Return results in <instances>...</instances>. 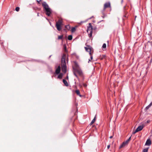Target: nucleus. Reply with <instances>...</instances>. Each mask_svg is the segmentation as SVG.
<instances>
[{
  "label": "nucleus",
  "mask_w": 152,
  "mask_h": 152,
  "mask_svg": "<svg viewBox=\"0 0 152 152\" xmlns=\"http://www.w3.org/2000/svg\"><path fill=\"white\" fill-rule=\"evenodd\" d=\"M66 58V55L65 54L63 55L61 60V64L62 71L64 73H65L66 72V65L65 59Z\"/></svg>",
  "instance_id": "nucleus-1"
},
{
  "label": "nucleus",
  "mask_w": 152,
  "mask_h": 152,
  "mask_svg": "<svg viewBox=\"0 0 152 152\" xmlns=\"http://www.w3.org/2000/svg\"><path fill=\"white\" fill-rule=\"evenodd\" d=\"M63 21L61 19H59L56 23V27L58 31H60L61 29V25L62 24Z\"/></svg>",
  "instance_id": "nucleus-2"
},
{
  "label": "nucleus",
  "mask_w": 152,
  "mask_h": 152,
  "mask_svg": "<svg viewBox=\"0 0 152 152\" xmlns=\"http://www.w3.org/2000/svg\"><path fill=\"white\" fill-rule=\"evenodd\" d=\"M92 29L93 28L91 23H89L88 24V27L87 28V31L88 33H89H89L88 34V36L89 37H92Z\"/></svg>",
  "instance_id": "nucleus-3"
},
{
  "label": "nucleus",
  "mask_w": 152,
  "mask_h": 152,
  "mask_svg": "<svg viewBox=\"0 0 152 152\" xmlns=\"http://www.w3.org/2000/svg\"><path fill=\"white\" fill-rule=\"evenodd\" d=\"M107 8H111L110 3L109 2H107L104 4L103 9L102 12V13L103 15H104V11L105 9Z\"/></svg>",
  "instance_id": "nucleus-4"
},
{
  "label": "nucleus",
  "mask_w": 152,
  "mask_h": 152,
  "mask_svg": "<svg viewBox=\"0 0 152 152\" xmlns=\"http://www.w3.org/2000/svg\"><path fill=\"white\" fill-rule=\"evenodd\" d=\"M85 48L86 51L89 52L90 55H91L93 52L92 48L89 45H87L86 47H85Z\"/></svg>",
  "instance_id": "nucleus-5"
},
{
  "label": "nucleus",
  "mask_w": 152,
  "mask_h": 152,
  "mask_svg": "<svg viewBox=\"0 0 152 152\" xmlns=\"http://www.w3.org/2000/svg\"><path fill=\"white\" fill-rule=\"evenodd\" d=\"M131 137H130L128 140H127L126 141L123 142L122 144H121L119 147V148H121L124 147H125L126 145H128V144L129 141L131 140Z\"/></svg>",
  "instance_id": "nucleus-6"
},
{
  "label": "nucleus",
  "mask_w": 152,
  "mask_h": 152,
  "mask_svg": "<svg viewBox=\"0 0 152 152\" xmlns=\"http://www.w3.org/2000/svg\"><path fill=\"white\" fill-rule=\"evenodd\" d=\"M143 127L144 126H139L135 130V131L133 132V134H134L137 132L143 129Z\"/></svg>",
  "instance_id": "nucleus-7"
},
{
  "label": "nucleus",
  "mask_w": 152,
  "mask_h": 152,
  "mask_svg": "<svg viewBox=\"0 0 152 152\" xmlns=\"http://www.w3.org/2000/svg\"><path fill=\"white\" fill-rule=\"evenodd\" d=\"M46 14L48 16L50 15L52 13V11L50 8H49L45 10Z\"/></svg>",
  "instance_id": "nucleus-8"
},
{
  "label": "nucleus",
  "mask_w": 152,
  "mask_h": 152,
  "mask_svg": "<svg viewBox=\"0 0 152 152\" xmlns=\"http://www.w3.org/2000/svg\"><path fill=\"white\" fill-rule=\"evenodd\" d=\"M42 6L43 7L45 10L49 8L48 4L45 2L42 3Z\"/></svg>",
  "instance_id": "nucleus-9"
},
{
  "label": "nucleus",
  "mask_w": 152,
  "mask_h": 152,
  "mask_svg": "<svg viewBox=\"0 0 152 152\" xmlns=\"http://www.w3.org/2000/svg\"><path fill=\"white\" fill-rule=\"evenodd\" d=\"M60 71L61 67L60 66H58L56 70L55 73L57 75H58L60 73Z\"/></svg>",
  "instance_id": "nucleus-10"
},
{
  "label": "nucleus",
  "mask_w": 152,
  "mask_h": 152,
  "mask_svg": "<svg viewBox=\"0 0 152 152\" xmlns=\"http://www.w3.org/2000/svg\"><path fill=\"white\" fill-rule=\"evenodd\" d=\"M75 72L77 73L80 76H82L83 75L82 72L80 70L76 69L75 70Z\"/></svg>",
  "instance_id": "nucleus-11"
},
{
  "label": "nucleus",
  "mask_w": 152,
  "mask_h": 152,
  "mask_svg": "<svg viewBox=\"0 0 152 152\" xmlns=\"http://www.w3.org/2000/svg\"><path fill=\"white\" fill-rule=\"evenodd\" d=\"M151 144V141L150 139H148L145 143V145L149 146Z\"/></svg>",
  "instance_id": "nucleus-12"
},
{
  "label": "nucleus",
  "mask_w": 152,
  "mask_h": 152,
  "mask_svg": "<svg viewBox=\"0 0 152 152\" xmlns=\"http://www.w3.org/2000/svg\"><path fill=\"white\" fill-rule=\"evenodd\" d=\"M65 27L66 28V29H64V30L66 31V29L68 30H69L70 28V26H69V25H66L65 26Z\"/></svg>",
  "instance_id": "nucleus-13"
},
{
  "label": "nucleus",
  "mask_w": 152,
  "mask_h": 152,
  "mask_svg": "<svg viewBox=\"0 0 152 152\" xmlns=\"http://www.w3.org/2000/svg\"><path fill=\"white\" fill-rule=\"evenodd\" d=\"M63 82L65 84V85L66 86H69L68 84L67 81L66 80H65L64 79H63Z\"/></svg>",
  "instance_id": "nucleus-14"
},
{
  "label": "nucleus",
  "mask_w": 152,
  "mask_h": 152,
  "mask_svg": "<svg viewBox=\"0 0 152 152\" xmlns=\"http://www.w3.org/2000/svg\"><path fill=\"white\" fill-rule=\"evenodd\" d=\"M75 92L80 97H82V95L80 94V92L78 90H76L75 91Z\"/></svg>",
  "instance_id": "nucleus-15"
},
{
  "label": "nucleus",
  "mask_w": 152,
  "mask_h": 152,
  "mask_svg": "<svg viewBox=\"0 0 152 152\" xmlns=\"http://www.w3.org/2000/svg\"><path fill=\"white\" fill-rule=\"evenodd\" d=\"M63 76V74L62 73H59V74L58 76V78H59L60 79H61L62 78V77Z\"/></svg>",
  "instance_id": "nucleus-16"
},
{
  "label": "nucleus",
  "mask_w": 152,
  "mask_h": 152,
  "mask_svg": "<svg viewBox=\"0 0 152 152\" xmlns=\"http://www.w3.org/2000/svg\"><path fill=\"white\" fill-rule=\"evenodd\" d=\"M63 48L64 51L66 52H67V50L66 49V45L65 44H64L63 45Z\"/></svg>",
  "instance_id": "nucleus-17"
},
{
  "label": "nucleus",
  "mask_w": 152,
  "mask_h": 152,
  "mask_svg": "<svg viewBox=\"0 0 152 152\" xmlns=\"http://www.w3.org/2000/svg\"><path fill=\"white\" fill-rule=\"evenodd\" d=\"M96 120V116L94 117V118L93 119V120L91 122L90 124V125H91L93 123H94L95 121Z\"/></svg>",
  "instance_id": "nucleus-18"
},
{
  "label": "nucleus",
  "mask_w": 152,
  "mask_h": 152,
  "mask_svg": "<svg viewBox=\"0 0 152 152\" xmlns=\"http://www.w3.org/2000/svg\"><path fill=\"white\" fill-rule=\"evenodd\" d=\"M63 37V35H62L60 36H58V39H62Z\"/></svg>",
  "instance_id": "nucleus-19"
},
{
  "label": "nucleus",
  "mask_w": 152,
  "mask_h": 152,
  "mask_svg": "<svg viewBox=\"0 0 152 152\" xmlns=\"http://www.w3.org/2000/svg\"><path fill=\"white\" fill-rule=\"evenodd\" d=\"M152 105V103L151 102L150 103V104L148 105V106H147L146 108H145V109H146V110H148V109Z\"/></svg>",
  "instance_id": "nucleus-20"
},
{
  "label": "nucleus",
  "mask_w": 152,
  "mask_h": 152,
  "mask_svg": "<svg viewBox=\"0 0 152 152\" xmlns=\"http://www.w3.org/2000/svg\"><path fill=\"white\" fill-rule=\"evenodd\" d=\"M72 37L71 35H69L68 37V39L69 40H71L72 39Z\"/></svg>",
  "instance_id": "nucleus-21"
},
{
  "label": "nucleus",
  "mask_w": 152,
  "mask_h": 152,
  "mask_svg": "<svg viewBox=\"0 0 152 152\" xmlns=\"http://www.w3.org/2000/svg\"><path fill=\"white\" fill-rule=\"evenodd\" d=\"M76 31V28L75 27H72L71 29V31L72 32H74Z\"/></svg>",
  "instance_id": "nucleus-22"
},
{
  "label": "nucleus",
  "mask_w": 152,
  "mask_h": 152,
  "mask_svg": "<svg viewBox=\"0 0 152 152\" xmlns=\"http://www.w3.org/2000/svg\"><path fill=\"white\" fill-rule=\"evenodd\" d=\"M148 148H146L144 149L143 150V152H148Z\"/></svg>",
  "instance_id": "nucleus-23"
},
{
  "label": "nucleus",
  "mask_w": 152,
  "mask_h": 152,
  "mask_svg": "<svg viewBox=\"0 0 152 152\" xmlns=\"http://www.w3.org/2000/svg\"><path fill=\"white\" fill-rule=\"evenodd\" d=\"M106 44L104 43L102 46V48L103 49H105L106 48Z\"/></svg>",
  "instance_id": "nucleus-24"
},
{
  "label": "nucleus",
  "mask_w": 152,
  "mask_h": 152,
  "mask_svg": "<svg viewBox=\"0 0 152 152\" xmlns=\"http://www.w3.org/2000/svg\"><path fill=\"white\" fill-rule=\"evenodd\" d=\"M75 66L76 68H79V66L77 63L75 62Z\"/></svg>",
  "instance_id": "nucleus-25"
},
{
  "label": "nucleus",
  "mask_w": 152,
  "mask_h": 152,
  "mask_svg": "<svg viewBox=\"0 0 152 152\" xmlns=\"http://www.w3.org/2000/svg\"><path fill=\"white\" fill-rule=\"evenodd\" d=\"M20 10V8L18 7H16L15 8V10L17 11L18 12L19 10Z\"/></svg>",
  "instance_id": "nucleus-26"
},
{
  "label": "nucleus",
  "mask_w": 152,
  "mask_h": 152,
  "mask_svg": "<svg viewBox=\"0 0 152 152\" xmlns=\"http://www.w3.org/2000/svg\"><path fill=\"white\" fill-rule=\"evenodd\" d=\"M75 72H74V75L77 77V78H78V76H77V75H76V74L75 73Z\"/></svg>",
  "instance_id": "nucleus-27"
},
{
  "label": "nucleus",
  "mask_w": 152,
  "mask_h": 152,
  "mask_svg": "<svg viewBox=\"0 0 152 152\" xmlns=\"http://www.w3.org/2000/svg\"><path fill=\"white\" fill-rule=\"evenodd\" d=\"M92 53H91V55H90L91 56V59L92 60L93 59V56H92Z\"/></svg>",
  "instance_id": "nucleus-28"
},
{
  "label": "nucleus",
  "mask_w": 152,
  "mask_h": 152,
  "mask_svg": "<svg viewBox=\"0 0 152 152\" xmlns=\"http://www.w3.org/2000/svg\"><path fill=\"white\" fill-rule=\"evenodd\" d=\"M33 9L36 11L38 9V8L37 7H34Z\"/></svg>",
  "instance_id": "nucleus-29"
},
{
  "label": "nucleus",
  "mask_w": 152,
  "mask_h": 152,
  "mask_svg": "<svg viewBox=\"0 0 152 152\" xmlns=\"http://www.w3.org/2000/svg\"><path fill=\"white\" fill-rule=\"evenodd\" d=\"M110 145H107V149H109V148H110Z\"/></svg>",
  "instance_id": "nucleus-30"
},
{
  "label": "nucleus",
  "mask_w": 152,
  "mask_h": 152,
  "mask_svg": "<svg viewBox=\"0 0 152 152\" xmlns=\"http://www.w3.org/2000/svg\"><path fill=\"white\" fill-rule=\"evenodd\" d=\"M83 86L85 87H86L87 86V85L86 84L84 83L83 84Z\"/></svg>",
  "instance_id": "nucleus-31"
},
{
  "label": "nucleus",
  "mask_w": 152,
  "mask_h": 152,
  "mask_svg": "<svg viewBox=\"0 0 152 152\" xmlns=\"http://www.w3.org/2000/svg\"><path fill=\"white\" fill-rule=\"evenodd\" d=\"M123 2V0H121V3L122 4Z\"/></svg>",
  "instance_id": "nucleus-32"
},
{
  "label": "nucleus",
  "mask_w": 152,
  "mask_h": 152,
  "mask_svg": "<svg viewBox=\"0 0 152 152\" xmlns=\"http://www.w3.org/2000/svg\"><path fill=\"white\" fill-rule=\"evenodd\" d=\"M112 137H113V136H110V138H112Z\"/></svg>",
  "instance_id": "nucleus-33"
},
{
  "label": "nucleus",
  "mask_w": 152,
  "mask_h": 152,
  "mask_svg": "<svg viewBox=\"0 0 152 152\" xmlns=\"http://www.w3.org/2000/svg\"><path fill=\"white\" fill-rule=\"evenodd\" d=\"M40 1H41V0H39V2H38V3H39V4H40Z\"/></svg>",
  "instance_id": "nucleus-34"
},
{
  "label": "nucleus",
  "mask_w": 152,
  "mask_h": 152,
  "mask_svg": "<svg viewBox=\"0 0 152 152\" xmlns=\"http://www.w3.org/2000/svg\"><path fill=\"white\" fill-rule=\"evenodd\" d=\"M66 79H68V76H67L66 77Z\"/></svg>",
  "instance_id": "nucleus-35"
},
{
  "label": "nucleus",
  "mask_w": 152,
  "mask_h": 152,
  "mask_svg": "<svg viewBox=\"0 0 152 152\" xmlns=\"http://www.w3.org/2000/svg\"><path fill=\"white\" fill-rule=\"evenodd\" d=\"M36 1L38 3V0H37Z\"/></svg>",
  "instance_id": "nucleus-36"
},
{
  "label": "nucleus",
  "mask_w": 152,
  "mask_h": 152,
  "mask_svg": "<svg viewBox=\"0 0 152 152\" xmlns=\"http://www.w3.org/2000/svg\"><path fill=\"white\" fill-rule=\"evenodd\" d=\"M37 15L38 16V12H37Z\"/></svg>",
  "instance_id": "nucleus-37"
},
{
  "label": "nucleus",
  "mask_w": 152,
  "mask_h": 152,
  "mask_svg": "<svg viewBox=\"0 0 152 152\" xmlns=\"http://www.w3.org/2000/svg\"><path fill=\"white\" fill-rule=\"evenodd\" d=\"M89 61H90L89 59Z\"/></svg>",
  "instance_id": "nucleus-38"
}]
</instances>
